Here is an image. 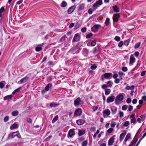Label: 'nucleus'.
Masks as SVG:
<instances>
[{"instance_id": "cd10ccee", "label": "nucleus", "mask_w": 146, "mask_h": 146, "mask_svg": "<svg viewBox=\"0 0 146 146\" xmlns=\"http://www.w3.org/2000/svg\"><path fill=\"white\" fill-rule=\"evenodd\" d=\"M19 113L18 111L17 110L14 111L12 112V115L13 116L17 115Z\"/></svg>"}, {"instance_id": "603ef678", "label": "nucleus", "mask_w": 146, "mask_h": 146, "mask_svg": "<svg viewBox=\"0 0 146 146\" xmlns=\"http://www.w3.org/2000/svg\"><path fill=\"white\" fill-rule=\"evenodd\" d=\"M107 87H108V86L105 84H103L102 86V88L103 89H106Z\"/></svg>"}, {"instance_id": "f704fd0d", "label": "nucleus", "mask_w": 146, "mask_h": 146, "mask_svg": "<svg viewBox=\"0 0 146 146\" xmlns=\"http://www.w3.org/2000/svg\"><path fill=\"white\" fill-rule=\"evenodd\" d=\"M58 115H56L52 119V122L53 123H54L58 119Z\"/></svg>"}, {"instance_id": "7ed1b4c3", "label": "nucleus", "mask_w": 146, "mask_h": 146, "mask_svg": "<svg viewBox=\"0 0 146 146\" xmlns=\"http://www.w3.org/2000/svg\"><path fill=\"white\" fill-rule=\"evenodd\" d=\"M83 102L80 97L78 98L74 102V105L76 106H77L83 104Z\"/></svg>"}, {"instance_id": "e2e57ef3", "label": "nucleus", "mask_w": 146, "mask_h": 146, "mask_svg": "<svg viewBox=\"0 0 146 146\" xmlns=\"http://www.w3.org/2000/svg\"><path fill=\"white\" fill-rule=\"evenodd\" d=\"M93 53L95 54L96 53L98 52V49L96 47H95L94 48L93 50Z\"/></svg>"}, {"instance_id": "49530a36", "label": "nucleus", "mask_w": 146, "mask_h": 146, "mask_svg": "<svg viewBox=\"0 0 146 146\" xmlns=\"http://www.w3.org/2000/svg\"><path fill=\"white\" fill-rule=\"evenodd\" d=\"M123 41H120L118 44V46L119 47H121L123 44Z\"/></svg>"}, {"instance_id": "412c9836", "label": "nucleus", "mask_w": 146, "mask_h": 146, "mask_svg": "<svg viewBox=\"0 0 146 146\" xmlns=\"http://www.w3.org/2000/svg\"><path fill=\"white\" fill-rule=\"evenodd\" d=\"M18 124L15 123L10 127V129L11 130L13 129H16L18 128Z\"/></svg>"}, {"instance_id": "3c124183", "label": "nucleus", "mask_w": 146, "mask_h": 146, "mask_svg": "<svg viewBox=\"0 0 146 146\" xmlns=\"http://www.w3.org/2000/svg\"><path fill=\"white\" fill-rule=\"evenodd\" d=\"M96 41L94 40L92 41L91 43V45L92 46H94L96 44Z\"/></svg>"}, {"instance_id": "aec40b11", "label": "nucleus", "mask_w": 146, "mask_h": 146, "mask_svg": "<svg viewBox=\"0 0 146 146\" xmlns=\"http://www.w3.org/2000/svg\"><path fill=\"white\" fill-rule=\"evenodd\" d=\"M113 10L115 12L117 13L119 11V9L117 5H115L113 6Z\"/></svg>"}, {"instance_id": "0eeeda50", "label": "nucleus", "mask_w": 146, "mask_h": 146, "mask_svg": "<svg viewBox=\"0 0 146 146\" xmlns=\"http://www.w3.org/2000/svg\"><path fill=\"white\" fill-rule=\"evenodd\" d=\"M103 75L104 78L109 79L111 78L112 74L111 73L108 72L105 73Z\"/></svg>"}, {"instance_id": "9b49d317", "label": "nucleus", "mask_w": 146, "mask_h": 146, "mask_svg": "<svg viewBox=\"0 0 146 146\" xmlns=\"http://www.w3.org/2000/svg\"><path fill=\"white\" fill-rule=\"evenodd\" d=\"M80 36L78 34H76L73 39V42H77L80 40Z\"/></svg>"}, {"instance_id": "58836bf2", "label": "nucleus", "mask_w": 146, "mask_h": 146, "mask_svg": "<svg viewBox=\"0 0 146 146\" xmlns=\"http://www.w3.org/2000/svg\"><path fill=\"white\" fill-rule=\"evenodd\" d=\"M146 135V132L143 134V136H142L141 138L139 140V141H138L137 144L135 146H137L138 144L144 138V137Z\"/></svg>"}, {"instance_id": "0e129e2a", "label": "nucleus", "mask_w": 146, "mask_h": 146, "mask_svg": "<svg viewBox=\"0 0 146 146\" xmlns=\"http://www.w3.org/2000/svg\"><path fill=\"white\" fill-rule=\"evenodd\" d=\"M114 82L117 84L119 82V80L118 78L115 79Z\"/></svg>"}, {"instance_id": "c85d7f7f", "label": "nucleus", "mask_w": 146, "mask_h": 146, "mask_svg": "<svg viewBox=\"0 0 146 146\" xmlns=\"http://www.w3.org/2000/svg\"><path fill=\"white\" fill-rule=\"evenodd\" d=\"M85 133V131L84 130H79V136H81L84 135Z\"/></svg>"}, {"instance_id": "69168bd1", "label": "nucleus", "mask_w": 146, "mask_h": 146, "mask_svg": "<svg viewBox=\"0 0 146 146\" xmlns=\"http://www.w3.org/2000/svg\"><path fill=\"white\" fill-rule=\"evenodd\" d=\"M123 116V113L122 111H120L119 112V116L121 117Z\"/></svg>"}, {"instance_id": "9d476101", "label": "nucleus", "mask_w": 146, "mask_h": 146, "mask_svg": "<svg viewBox=\"0 0 146 146\" xmlns=\"http://www.w3.org/2000/svg\"><path fill=\"white\" fill-rule=\"evenodd\" d=\"M114 100V96H111L107 98V102L108 103H110L113 101Z\"/></svg>"}, {"instance_id": "5fc2aeb1", "label": "nucleus", "mask_w": 146, "mask_h": 146, "mask_svg": "<svg viewBox=\"0 0 146 146\" xmlns=\"http://www.w3.org/2000/svg\"><path fill=\"white\" fill-rule=\"evenodd\" d=\"M88 144V142H87L85 141L83 142L82 143V146H86Z\"/></svg>"}, {"instance_id": "79ce46f5", "label": "nucleus", "mask_w": 146, "mask_h": 146, "mask_svg": "<svg viewBox=\"0 0 146 146\" xmlns=\"http://www.w3.org/2000/svg\"><path fill=\"white\" fill-rule=\"evenodd\" d=\"M83 53L85 54H87L88 53V51L86 48L83 49Z\"/></svg>"}, {"instance_id": "4d7b16f0", "label": "nucleus", "mask_w": 146, "mask_h": 146, "mask_svg": "<svg viewBox=\"0 0 146 146\" xmlns=\"http://www.w3.org/2000/svg\"><path fill=\"white\" fill-rule=\"evenodd\" d=\"M81 31L83 33L85 32L86 31V27H83L81 29Z\"/></svg>"}, {"instance_id": "8fccbe9b", "label": "nucleus", "mask_w": 146, "mask_h": 146, "mask_svg": "<svg viewBox=\"0 0 146 146\" xmlns=\"http://www.w3.org/2000/svg\"><path fill=\"white\" fill-rule=\"evenodd\" d=\"M113 131V129L112 128H109L107 131V132L109 133H111Z\"/></svg>"}, {"instance_id": "ea45409f", "label": "nucleus", "mask_w": 146, "mask_h": 146, "mask_svg": "<svg viewBox=\"0 0 146 146\" xmlns=\"http://www.w3.org/2000/svg\"><path fill=\"white\" fill-rule=\"evenodd\" d=\"M140 44H141V43L140 42H139L137 43V44H136L135 45V46H134L135 48L137 49V48H138L140 46Z\"/></svg>"}, {"instance_id": "72a5a7b5", "label": "nucleus", "mask_w": 146, "mask_h": 146, "mask_svg": "<svg viewBox=\"0 0 146 146\" xmlns=\"http://www.w3.org/2000/svg\"><path fill=\"white\" fill-rule=\"evenodd\" d=\"M42 49V47L38 45L35 48L36 50V51L38 52L40 51Z\"/></svg>"}, {"instance_id": "774afa93", "label": "nucleus", "mask_w": 146, "mask_h": 146, "mask_svg": "<svg viewBox=\"0 0 146 146\" xmlns=\"http://www.w3.org/2000/svg\"><path fill=\"white\" fill-rule=\"evenodd\" d=\"M137 100L136 99H134L132 101V103L133 104H135L137 103Z\"/></svg>"}, {"instance_id": "393cba45", "label": "nucleus", "mask_w": 146, "mask_h": 146, "mask_svg": "<svg viewBox=\"0 0 146 146\" xmlns=\"http://www.w3.org/2000/svg\"><path fill=\"white\" fill-rule=\"evenodd\" d=\"M131 136V135L130 133H128L126 135V137L125 139V144H126V142L129 139Z\"/></svg>"}, {"instance_id": "052dcab7", "label": "nucleus", "mask_w": 146, "mask_h": 146, "mask_svg": "<svg viewBox=\"0 0 146 146\" xmlns=\"http://www.w3.org/2000/svg\"><path fill=\"white\" fill-rule=\"evenodd\" d=\"M133 109V107L131 105H129V106L128 111H131Z\"/></svg>"}, {"instance_id": "a878e982", "label": "nucleus", "mask_w": 146, "mask_h": 146, "mask_svg": "<svg viewBox=\"0 0 146 146\" xmlns=\"http://www.w3.org/2000/svg\"><path fill=\"white\" fill-rule=\"evenodd\" d=\"M113 83L111 81H109L107 82V86L108 87H111L112 86Z\"/></svg>"}, {"instance_id": "a19ab883", "label": "nucleus", "mask_w": 146, "mask_h": 146, "mask_svg": "<svg viewBox=\"0 0 146 146\" xmlns=\"http://www.w3.org/2000/svg\"><path fill=\"white\" fill-rule=\"evenodd\" d=\"M129 124V121H126L125 122L123 125V127H127L128 126Z\"/></svg>"}, {"instance_id": "37998d69", "label": "nucleus", "mask_w": 146, "mask_h": 146, "mask_svg": "<svg viewBox=\"0 0 146 146\" xmlns=\"http://www.w3.org/2000/svg\"><path fill=\"white\" fill-rule=\"evenodd\" d=\"M131 123L135 124L136 122V120L135 118H132L131 119Z\"/></svg>"}, {"instance_id": "ddd939ff", "label": "nucleus", "mask_w": 146, "mask_h": 146, "mask_svg": "<svg viewBox=\"0 0 146 146\" xmlns=\"http://www.w3.org/2000/svg\"><path fill=\"white\" fill-rule=\"evenodd\" d=\"M76 8V6L74 5L73 6L70 8L68 10V13L70 14L73 12Z\"/></svg>"}, {"instance_id": "f8f14e48", "label": "nucleus", "mask_w": 146, "mask_h": 146, "mask_svg": "<svg viewBox=\"0 0 146 146\" xmlns=\"http://www.w3.org/2000/svg\"><path fill=\"white\" fill-rule=\"evenodd\" d=\"M126 134V132L124 130L123 132L121 133L119 137V141L121 142L122 141L124 137Z\"/></svg>"}, {"instance_id": "dca6fc26", "label": "nucleus", "mask_w": 146, "mask_h": 146, "mask_svg": "<svg viewBox=\"0 0 146 146\" xmlns=\"http://www.w3.org/2000/svg\"><path fill=\"white\" fill-rule=\"evenodd\" d=\"M81 46L80 44H78L74 47L72 48L71 49V50L72 51H74L76 50L79 49Z\"/></svg>"}, {"instance_id": "f3484780", "label": "nucleus", "mask_w": 146, "mask_h": 146, "mask_svg": "<svg viewBox=\"0 0 146 146\" xmlns=\"http://www.w3.org/2000/svg\"><path fill=\"white\" fill-rule=\"evenodd\" d=\"M29 79V77L28 76H26L24 78L21 79L20 82L21 84H22L26 82Z\"/></svg>"}, {"instance_id": "b1692460", "label": "nucleus", "mask_w": 146, "mask_h": 146, "mask_svg": "<svg viewBox=\"0 0 146 146\" xmlns=\"http://www.w3.org/2000/svg\"><path fill=\"white\" fill-rule=\"evenodd\" d=\"M12 98V96L11 95H9L7 96L4 98V100H9L11 99Z\"/></svg>"}, {"instance_id": "6e6552de", "label": "nucleus", "mask_w": 146, "mask_h": 146, "mask_svg": "<svg viewBox=\"0 0 146 146\" xmlns=\"http://www.w3.org/2000/svg\"><path fill=\"white\" fill-rule=\"evenodd\" d=\"M18 133V131H17L15 132H13L11 134H9L8 136V139H13L15 136H17V134Z\"/></svg>"}, {"instance_id": "bf43d9fd", "label": "nucleus", "mask_w": 146, "mask_h": 146, "mask_svg": "<svg viewBox=\"0 0 146 146\" xmlns=\"http://www.w3.org/2000/svg\"><path fill=\"white\" fill-rule=\"evenodd\" d=\"M122 70L123 72H126L127 70V67H123L122 68Z\"/></svg>"}, {"instance_id": "13d9d810", "label": "nucleus", "mask_w": 146, "mask_h": 146, "mask_svg": "<svg viewBox=\"0 0 146 146\" xmlns=\"http://www.w3.org/2000/svg\"><path fill=\"white\" fill-rule=\"evenodd\" d=\"M9 119V118L8 116H6L5 117V118L4 119V121L5 122L7 121H8Z\"/></svg>"}, {"instance_id": "bb28decb", "label": "nucleus", "mask_w": 146, "mask_h": 146, "mask_svg": "<svg viewBox=\"0 0 146 146\" xmlns=\"http://www.w3.org/2000/svg\"><path fill=\"white\" fill-rule=\"evenodd\" d=\"M134 88V86L133 85L131 86H127L125 89L127 90H133Z\"/></svg>"}, {"instance_id": "f257e3e1", "label": "nucleus", "mask_w": 146, "mask_h": 146, "mask_svg": "<svg viewBox=\"0 0 146 146\" xmlns=\"http://www.w3.org/2000/svg\"><path fill=\"white\" fill-rule=\"evenodd\" d=\"M124 94L121 93L118 95L116 97L115 100L116 104H118L119 102L121 101L123 99Z\"/></svg>"}, {"instance_id": "a18cd8bd", "label": "nucleus", "mask_w": 146, "mask_h": 146, "mask_svg": "<svg viewBox=\"0 0 146 146\" xmlns=\"http://www.w3.org/2000/svg\"><path fill=\"white\" fill-rule=\"evenodd\" d=\"M116 124V123L115 122L112 121L111 123V127H114Z\"/></svg>"}, {"instance_id": "2f4dec72", "label": "nucleus", "mask_w": 146, "mask_h": 146, "mask_svg": "<svg viewBox=\"0 0 146 146\" xmlns=\"http://www.w3.org/2000/svg\"><path fill=\"white\" fill-rule=\"evenodd\" d=\"M67 5V3L65 1H63L61 5V6L62 7H64L66 6Z\"/></svg>"}, {"instance_id": "680f3d73", "label": "nucleus", "mask_w": 146, "mask_h": 146, "mask_svg": "<svg viewBox=\"0 0 146 146\" xmlns=\"http://www.w3.org/2000/svg\"><path fill=\"white\" fill-rule=\"evenodd\" d=\"M66 38V36L64 35L61 38V40L62 41H64Z\"/></svg>"}, {"instance_id": "5701e85b", "label": "nucleus", "mask_w": 146, "mask_h": 146, "mask_svg": "<svg viewBox=\"0 0 146 146\" xmlns=\"http://www.w3.org/2000/svg\"><path fill=\"white\" fill-rule=\"evenodd\" d=\"M130 39H127L124 41L123 44L124 45L126 46H128L130 42Z\"/></svg>"}, {"instance_id": "de8ad7c7", "label": "nucleus", "mask_w": 146, "mask_h": 146, "mask_svg": "<svg viewBox=\"0 0 146 146\" xmlns=\"http://www.w3.org/2000/svg\"><path fill=\"white\" fill-rule=\"evenodd\" d=\"M92 36V34L91 33H90L86 35V38H89L91 37Z\"/></svg>"}, {"instance_id": "864d4df0", "label": "nucleus", "mask_w": 146, "mask_h": 146, "mask_svg": "<svg viewBox=\"0 0 146 146\" xmlns=\"http://www.w3.org/2000/svg\"><path fill=\"white\" fill-rule=\"evenodd\" d=\"M140 117H141V119L142 121H143L145 119V114L142 115L140 116Z\"/></svg>"}, {"instance_id": "e433bc0d", "label": "nucleus", "mask_w": 146, "mask_h": 146, "mask_svg": "<svg viewBox=\"0 0 146 146\" xmlns=\"http://www.w3.org/2000/svg\"><path fill=\"white\" fill-rule=\"evenodd\" d=\"M94 10V8L93 9L90 8L88 10V12L89 14H91L92 13L93 11H95Z\"/></svg>"}, {"instance_id": "a211bd4d", "label": "nucleus", "mask_w": 146, "mask_h": 146, "mask_svg": "<svg viewBox=\"0 0 146 146\" xmlns=\"http://www.w3.org/2000/svg\"><path fill=\"white\" fill-rule=\"evenodd\" d=\"M104 117H105L104 115L106 114L107 115H109L110 114V110L108 109L106 110L103 111Z\"/></svg>"}, {"instance_id": "4be33fe9", "label": "nucleus", "mask_w": 146, "mask_h": 146, "mask_svg": "<svg viewBox=\"0 0 146 146\" xmlns=\"http://www.w3.org/2000/svg\"><path fill=\"white\" fill-rule=\"evenodd\" d=\"M111 110L113 114H115L117 111V108L115 107H111Z\"/></svg>"}, {"instance_id": "c03bdc74", "label": "nucleus", "mask_w": 146, "mask_h": 146, "mask_svg": "<svg viewBox=\"0 0 146 146\" xmlns=\"http://www.w3.org/2000/svg\"><path fill=\"white\" fill-rule=\"evenodd\" d=\"M127 106L126 105H123L122 107V109L123 110H127Z\"/></svg>"}, {"instance_id": "f03ea898", "label": "nucleus", "mask_w": 146, "mask_h": 146, "mask_svg": "<svg viewBox=\"0 0 146 146\" xmlns=\"http://www.w3.org/2000/svg\"><path fill=\"white\" fill-rule=\"evenodd\" d=\"M103 4L102 0H98L94 4L92 7L94 8V10H96L97 8L99 7Z\"/></svg>"}, {"instance_id": "c756f323", "label": "nucleus", "mask_w": 146, "mask_h": 146, "mask_svg": "<svg viewBox=\"0 0 146 146\" xmlns=\"http://www.w3.org/2000/svg\"><path fill=\"white\" fill-rule=\"evenodd\" d=\"M59 105V104H55L53 103H51L50 104V106L51 107H56L57 106H58Z\"/></svg>"}, {"instance_id": "1a4fd4ad", "label": "nucleus", "mask_w": 146, "mask_h": 146, "mask_svg": "<svg viewBox=\"0 0 146 146\" xmlns=\"http://www.w3.org/2000/svg\"><path fill=\"white\" fill-rule=\"evenodd\" d=\"M119 17V13L115 14H114L113 19V21L117 22L118 20V19Z\"/></svg>"}, {"instance_id": "6e6d98bb", "label": "nucleus", "mask_w": 146, "mask_h": 146, "mask_svg": "<svg viewBox=\"0 0 146 146\" xmlns=\"http://www.w3.org/2000/svg\"><path fill=\"white\" fill-rule=\"evenodd\" d=\"M131 100L130 98H128L126 100V102L128 104L130 103L131 102Z\"/></svg>"}, {"instance_id": "7c9ffc66", "label": "nucleus", "mask_w": 146, "mask_h": 146, "mask_svg": "<svg viewBox=\"0 0 146 146\" xmlns=\"http://www.w3.org/2000/svg\"><path fill=\"white\" fill-rule=\"evenodd\" d=\"M135 59L134 57H131L130 58L129 62L130 63L132 64L135 62Z\"/></svg>"}, {"instance_id": "4468645a", "label": "nucleus", "mask_w": 146, "mask_h": 146, "mask_svg": "<svg viewBox=\"0 0 146 146\" xmlns=\"http://www.w3.org/2000/svg\"><path fill=\"white\" fill-rule=\"evenodd\" d=\"M85 122V121L82 119H80L76 121V123L79 125H81Z\"/></svg>"}, {"instance_id": "39448f33", "label": "nucleus", "mask_w": 146, "mask_h": 146, "mask_svg": "<svg viewBox=\"0 0 146 146\" xmlns=\"http://www.w3.org/2000/svg\"><path fill=\"white\" fill-rule=\"evenodd\" d=\"M52 84H48L44 88V90H43L42 91V93L43 94H44L46 92L48 91L50 88H51L52 87Z\"/></svg>"}, {"instance_id": "4c0bfd02", "label": "nucleus", "mask_w": 146, "mask_h": 146, "mask_svg": "<svg viewBox=\"0 0 146 146\" xmlns=\"http://www.w3.org/2000/svg\"><path fill=\"white\" fill-rule=\"evenodd\" d=\"M110 23V19L108 18H107L106 19V21L105 22V24L106 26L108 25Z\"/></svg>"}, {"instance_id": "2eb2a0df", "label": "nucleus", "mask_w": 146, "mask_h": 146, "mask_svg": "<svg viewBox=\"0 0 146 146\" xmlns=\"http://www.w3.org/2000/svg\"><path fill=\"white\" fill-rule=\"evenodd\" d=\"M75 113L77 115H80L82 113L81 109L79 108L76 109L75 111Z\"/></svg>"}, {"instance_id": "20e7f679", "label": "nucleus", "mask_w": 146, "mask_h": 146, "mask_svg": "<svg viewBox=\"0 0 146 146\" xmlns=\"http://www.w3.org/2000/svg\"><path fill=\"white\" fill-rule=\"evenodd\" d=\"M101 28V27L100 25L96 24L92 28L91 30L93 32L96 33L98 31L99 29H100Z\"/></svg>"}, {"instance_id": "423d86ee", "label": "nucleus", "mask_w": 146, "mask_h": 146, "mask_svg": "<svg viewBox=\"0 0 146 146\" xmlns=\"http://www.w3.org/2000/svg\"><path fill=\"white\" fill-rule=\"evenodd\" d=\"M74 129H70L68 132V137H72L75 135V133L74 131Z\"/></svg>"}, {"instance_id": "338daca9", "label": "nucleus", "mask_w": 146, "mask_h": 146, "mask_svg": "<svg viewBox=\"0 0 146 146\" xmlns=\"http://www.w3.org/2000/svg\"><path fill=\"white\" fill-rule=\"evenodd\" d=\"M146 71H143L141 73V76H144L145 74V73H146Z\"/></svg>"}, {"instance_id": "09e8293b", "label": "nucleus", "mask_w": 146, "mask_h": 146, "mask_svg": "<svg viewBox=\"0 0 146 146\" xmlns=\"http://www.w3.org/2000/svg\"><path fill=\"white\" fill-rule=\"evenodd\" d=\"M114 39L117 41H119L120 40V38L118 36H116L115 38Z\"/></svg>"}, {"instance_id": "473e14b6", "label": "nucleus", "mask_w": 146, "mask_h": 146, "mask_svg": "<svg viewBox=\"0 0 146 146\" xmlns=\"http://www.w3.org/2000/svg\"><path fill=\"white\" fill-rule=\"evenodd\" d=\"M111 92V90L109 89H106L105 91V94L106 95H108Z\"/></svg>"}, {"instance_id": "6ab92c4d", "label": "nucleus", "mask_w": 146, "mask_h": 146, "mask_svg": "<svg viewBox=\"0 0 146 146\" xmlns=\"http://www.w3.org/2000/svg\"><path fill=\"white\" fill-rule=\"evenodd\" d=\"M114 142V138L113 137H111L108 141V145L109 146L112 145Z\"/></svg>"}, {"instance_id": "c9c22d12", "label": "nucleus", "mask_w": 146, "mask_h": 146, "mask_svg": "<svg viewBox=\"0 0 146 146\" xmlns=\"http://www.w3.org/2000/svg\"><path fill=\"white\" fill-rule=\"evenodd\" d=\"M84 4H82L80 5L79 9V10H82L84 9Z\"/></svg>"}]
</instances>
